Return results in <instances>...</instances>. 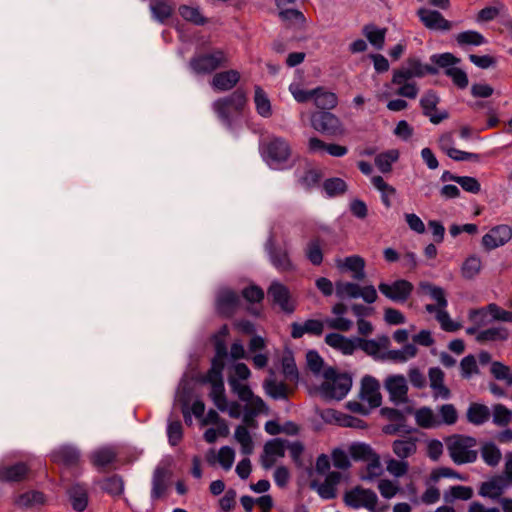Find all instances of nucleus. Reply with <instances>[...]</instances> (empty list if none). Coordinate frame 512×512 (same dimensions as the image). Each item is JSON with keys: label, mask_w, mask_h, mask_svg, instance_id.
Listing matches in <instances>:
<instances>
[{"label": "nucleus", "mask_w": 512, "mask_h": 512, "mask_svg": "<svg viewBox=\"0 0 512 512\" xmlns=\"http://www.w3.org/2000/svg\"><path fill=\"white\" fill-rule=\"evenodd\" d=\"M407 67L411 70L413 75L415 77H423L427 74L435 75L438 73V70L430 65L423 64L418 58L416 57H409L406 61Z\"/></svg>", "instance_id": "55"}, {"label": "nucleus", "mask_w": 512, "mask_h": 512, "mask_svg": "<svg viewBox=\"0 0 512 512\" xmlns=\"http://www.w3.org/2000/svg\"><path fill=\"white\" fill-rule=\"evenodd\" d=\"M228 65V54L222 49L196 53L189 61V67L196 75H209Z\"/></svg>", "instance_id": "4"}, {"label": "nucleus", "mask_w": 512, "mask_h": 512, "mask_svg": "<svg viewBox=\"0 0 512 512\" xmlns=\"http://www.w3.org/2000/svg\"><path fill=\"white\" fill-rule=\"evenodd\" d=\"M268 296L273 303L286 313H292L295 310V303L291 298L290 291L284 284L274 281L267 290Z\"/></svg>", "instance_id": "16"}, {"label": "nucleus", "mask_w": 512, "mask_h": 512, "mask_svg": "<svg viewBox=\"0 0 512 512\" xmlns=\"http://www.w3.org/2000/svg\"><path fill=\"white\" fill-rule=\"evenodd\" d=\"M359 397L362 402L367 403L370 407H379L382 402L379 381L372 376L363 377Z\"/></svg>", "instance_id": "17"}, {"label": "nucleus", "mask_w": 512, "mask_h": 512, "mask_svg": "<svg viewBox=\"0 0 512 512\" xmlns=\"http://www.w3.org/2000/svg\"><path fill=\"white\" fill-rule=\"evenodd\" d=\"M326 322L318 319H308L303 323L293 322L291 324V336L294 339L303 337L305 334L320 336L324 331Z\"/></svg>", "instance_id": "22"}, {"label": "nucleus", "mask_w": 512, "mask_h": 512, "mask_svg": "<svg viewBox=\"0 0 512 512\" xmlns=\"http://www.w3.org/2000/svg\"><path fill=\"white\" fill-rule=\"evenodd\" d=\"M451 460L457 465L474 463L478 458L477 440L474 437L454 434L445 439Z\"/></svg>", "instance_id": "2"}, {"label": "nucleus", "mask_w": 512, "mask_h": 512, "mask_svg": "<svg viewBox=\"0 0 512 512\" xmlns=\"http://www.w3.org/2000/svg\"><path fill=\"white\" fill-rule=\"evenodd\" d=\"M202 383L210 386L209 398L221 412H227L231 418L238 419L242 414L241 405L236 401H229L225 394L223 377L220 375L219 367L214 368L210 373H206Z\"/></svg>", "instance_id": "1"}, {"label": "nucleus", "mask_w": 512, "mask_h": 512, "mask_svg": "<svg viewBox=\"0 0 512 512\" xmlns=\"http://www.w3.org/2000/svg\"><path fill=\"white\" fill-rule=\"evenodd\" d=\"M386 32V28H378L373 24L365 25L363 28V34L365 37L376 49L379 50L384 47Z\"/></svg>", "instance_id": "46"}, {"label": "nucleus", "mask_w": 512, "mask_h": 512, "mask_svg": "<svg viewBox=\"0 0 512 512\" xmlns=\"http://www.w3.org/2000/svg\"><path fill=\"white\" fill-rule=\"evenodd\" d=\"M347 312V306L343 303H336L332 307V313L336 316L335 318H328L325 320L326 325L333 330L347 332L352 326L353 322L350 319L343 317Z\"/></svg>", "instance_id": "28"}, {"label": "nucleus", "mask_w": 512, "mask_h": 512, "mask_svg": "<svg viewBox=\"0 0 512 512\" xmlns=\"http://www.w3.org/2000/svg\"><path fill=\"white\" fill-rule=\"evenodd\" d=\"M234 438L240 444L241 452L244 455H250L253 453V440L248 429L245 426L239 425L236 428Z\"/></svg>", "instance_id": "50"}, {"label": "nucleus", "mask_w": 512, "mask_h": 512, "mask_svg": "<svg viewBox=\"0 0 512 512\" xmlns=\"http://www.w3.org/2000/svg\"><path fill=\"white\" fill-rule=\"evenodd\" d=\"M490 372L495 379L504 381L507 385H512V369L502 362H492Z\"/></svg>", "instance_id": "59"}, {"label": "nucleus", "mask_w": 512, "mask_h": 512, "mask_svg": "<svg viewBox=\"0 0 512 512\" xmlns=\"http://www.w3.org/2000/svg\"><path fill=\"white\" fill-rule=\"evenodd\" d=\"M285 454L284 441L276 438L266 442L264 446V455L262 456L261 462L265 469L271 468L276 458L283 457Z\"/></svg>", "instance_id": "25"}, {"label": "nucleus", "mask_w": 512, "mask_h": 512, "mask_svg": "<svg viewBox=\"0 0 512 512\" xmlns=\"http://www.w3.org/2000/svg\"><path fill=\"white\" fill-rule=\"evenodd\" d=\"M29 471L25 463H17L12 466H0V481L18 482L25 478Z\"/></svg>", "instance_id": "38"}, {"label": "nucleus", "mask_w": 512, "mask_h": 512, "mask_svg": "<svg viewBox=\"0 0 512 512\" xmlns=\"http://www.w3.org/2000/svg\"><path fill=\"white\" fill-rule=\"evenodd\" d=\"M413 415L416 424L421 428L433 429L440 427L438 414L428 406H423L416 409Z\"/></svg>", "instance_id": "31"}, {"label": "nucleus", "mask_w": 512, "mask_h": 512, "mask_svg": "<svg viewBox=\"0 0 512 512\" xmlns=\"http://www.w3.org/2000/svg\"><path fill=\"white\" fill-rule=\"evenodd\" d=\"M419 289L423 293L428 294L431 297V299L435 301V304H431L434 308H447L448 301L446 299V293L443 288L433 285L429 282H421L419 284Z\"/></svg>", "instance_id": "36"}, {"label": "nucleus", "mask_w": 512, "mask_h": 512, "mask_svg": "<svg viewBox=\"0 0 512 512\" xmlns=\"http://www.w3.org/2000/svg\"><path fill=\"white\" fill-rule=\"evenodd\" d=\"M384 388L393 403L404 404L408 401V384L405 376L400 374L387 376L384 381Z\"/></svg>", "instance_id": "13"}, {"label": "nucleus", "mask_w": 512, "mask_h": 512, "mask_svg": "<svg viewBox=\"0 0 512 512\" xmlns=\"http://www.w3.org/2000/svg\"><path fill=\"white\" fill-rule=\"evenodd\" d=\"M357 348H360L365 353L371 356H378L382 350H385L390 345L388 336H379L377 339H363L356 338Z\"/></svg>", "instance_id": "30"}, {"label": "nucleus", "mask_w": 512, "mask_h": 512, "mask_svg": "<svg viewBox=\"0 0 512 512\" xmlns=\"http://www.w3.org/2000/svg\"><path fill=\"white\" fill-rule=\"evenodd\" d=\"M45 496L39 491H30L21 494L15 501V503L24 508H32L44 504Z\"/></svg>", "instance_id": "52"}, {"label": "nucleus", "mask_w": 512, "mask_h": 512, "mask_svg": "<svg viewBox=\"0 0 512 512\" xmlns=\"http://www.w3.org/2000/svg\"><path fill=\"white\" fill-rule=\"evenodd\" d=\"M271 264L280 272H291L295 270V265L290 259L289 253L285 249L275 247L273 236H270L265 244Z\"/></svg>", "instance_id": "15"}, {"label": "nucleus", "mask_w": 512, "mask_h": 512, "mask_svg": "<svg viewBox=\"0 0 512 512\" xmlns=\"http://www.w3.org/2000/svg\"><path fill=\"white\" fill-rule=\"evenodd\" d=\"M445 75L451 78L454 85L460 89H465L468 86L469 80L466 72L458 67L447 68Z\"/></svg>", "instance_id": "64"}, {"label": "nucleus", "mask_w": 512, "mask_h": 512, "mask_svg": "<svg viewBox=\"0 0 512 512\" xmlns=\"http://www.w3.org/2000/svg\"><path fill=\"white\" fill-rule=\"evenodd\" d=\"M336 295L341 299L362 298L366 303H374L377 300V291L374 286H364L352 282H337Z\"/></svg>", "instance_id": "9"}, {"label": "nucleus", "mask_w": 512, "mask_h": 512, "mask_svg": "<svg viewBox=\"0 0 512 512\" xmlns=\"http://www.w3.org/2000/svg\"><path fill=\"white\" fill-rule=\"evenodd\" d=\"M240 77V73L234 69L218 72L212 77L210 85L216 91L226 92L238 84Z\"/></svg>", "instance_id": "20"}, {"label": "nucleus", "mask_w": 512, "mask_h": 512, "mask_svg": "<svg viewBox=\"0 0 512 512\" xmlns=\"http://www.w3.org/2000/svg\"><path fill=\"white\" fill-rule=\"evenodd\" d=\"M325 343L344 355H352L357 349L356 338L350 339L339 333H329L325 336Z\"/></svg>", "instance_id": "26"}, {"label": "nucleus", "mask_w": 512, "mask_h": 512, "mask_svg": "<svg viewBox=\"0 0 512 512\" xmlns=\"http://www.w3.org/2000/svg\"><path fill=\"white\" fill-rule=\"evenodd\" d=\"M72 507L77 512H82L88 504L87 490L80 484L73 485L69 490Z\"/></svg>", "instance_id": "43"}, {"label": "nucleus", "mask_w": 512, "mask_h": 512, "mask_svg": "<svg viewBox=\"0 0 512 512\" xmlns=\"http://www.w3.org/2000/svg\"><path fill=\"white\" fill-rule=\"evenodd\" d=\"M440 102L438 95L429 90L420 99V106L423 114L429 118L433 124H439L449 117V113L446 110H438L437 105Z\"/></svg>", "instance_id": "14"}, {"label": "nucleus", "mask_w": 512, "mask_h": 512, "mask_svg": "<svg viewBox=\"0 0 512 512\" xmlns=\"http://www.w3.org/2000/svg\"><path fill=\"white\" fill-rule=\"evenodd\" d=\"M50 456L53 462L65 467H71L77 464L80 454L76 448L63 445L53 450Z\"/></svg>", "instance_id": "27"}, {"label": "nucleus", "mask_w": 512, "mask_h": 512, "mask_svg": "<svg viewBox=\"0 0 512 512\" xmlns=\"http://www.w3.org/2000/svg\"><path fill=\"white\" fill-rule=\"evenodd\" d=\"M438 412L440 426L453 425L457 422L458 413L453 404L441 405L438 409Z\"/></svg>", "instance_id": "63"}, {"label": "nucleus", "mask_w": 512, "mask_h": 512, "mask_svg": "<svg viewBox=\"0 0 512 512\" xmlns=\"http://www.w3.org/2000/svg\"><path fill=\"white\" fill-rule=\"evenodd\" d=\"M313 100L315 106L323 110L334 109L338 104L337 95L323 87H317L314 89Z\"/></svg>", "instance_id": "37"}, {"label": "nucleus", "mask_w": 512, "mask_h": 512, "mask_svg": "<svg viewBox=\"0 0 512 512\" xmlns=\"http://www.w3.org/2000/svg\"><path fill=\"white\" fill-rule=\"evenodd\" d=\"M399 151L391 149L378 154L375 157V165L382 173H389L392 170V164L399 159Z\"/></svg>", "instance_id": "47"}, {"label": "nucleus", "mask_w": 512, "mask_h": 512, "mask_svg": "<svg viewBox=\"0 0 512 512\" xmlns=\"http://www.w3.org/2000/svg\"><path fill=\"white\" fill-rule=\"evenodd\" d=\"M425 310L430 314H435L436 320L440 323L441 328L447 332H455L461 328L459 323L454 322L447 312V308L436 309L431 304L425 306Z\"/></svg>", "instance_id": "40"}, {"label": "nucleus", "mask_w": 512, "mask_h": 512, "mask_svg": "<svg viewBox=\"0 0 512 512\" xmlns=\"http://www.w3.org/2000/svg\"><path fill=\"white\" fill-rule=\"evenodd\" d=\"M179 14L183 19L195 25H203L206 23V19L203 17L198 7L187 5L180 6Z\"/></svg>", "instance_id": "60"}, {"label": "nucleus", "mask_w": 512, "mask_h": 512, "mask_svg": "<svg viewBox=\"0 0 512 512\" xmlns=\"http://www.w3.org/2000/svg\"><path fill=\"white\" fill-rule=\"evenodd\" d=\"M311 126L316 131L330 136H340L345 132L341 120L331 112L313 113L311 116Z\"/></svg>", "instance_id": "8"}, {"label": "nucleus", "mask_w": 512, "mask_h": 512, "mask_svg": "<svg viewBox=\"0 0 512 512\" xmlns=\"http://www.w3.org/2000/svg\"><path fill=\"white\" fill-rule=\"evenodd\" d=\"M101 488L111 496H120L124 491V481L119 475H112L103 480Z\"/></svg>", "instance_id": "58"}, {"label": "nucleus", "mask_w": 512, "mask_h": 512, "mask_svg": "<svg viewBox=\"0 0 512 512\" xmlns=\"http://www.w3.org/2000/svg\"><path fill=\"white\" fill-rule=\"evenodd\" d=\"M378 289L382 295L396 303H404L411 296L414 286L405 279H398L391 283L381 282Z\"/></svg>", "instance_id": "12"}, {"label": "nucleus", "mask_w": 512, "mask_h": 512, "mask_svg": "<svg viewBox=\"0 0 512 512\" xmlns=\"http://www.w3.org/2000/svg\"><path fill=\"white\" fill-rule=\"evenodd\" d=\"M511 238L512 228L502 224L493 227L482 237V245L486 250L490 251L505 245Z\"/></svg>", "instance_id": "18"}, {"label": "nucleus", "mask_w": 512, "mask_h": 512, "mask_svg": "<svg viewBox=\"0 0 512 512\" xmlns=\"http://www.w3.org/2000/svg\"><path fill=\"white\" fill-rule=\"evenodd\" d=\"M481 456L483 461L489 466H497L501 459L502 453L500 449L491 442L485 443L481 448Z\"/></svg>", "instance_id": "51"}, {"label": "nucleus", "mask_w": 512, "mask_h": 512, "mask_svg": "<svg viewBox=\"0 0 512 512\" xmlns=\"http://www.w3.org/2000/svg\"><path fill=\"white\" fill-rule=\"evenodd\" d=\"M428 375L433 397L435 399H448L450 397V390L444 384L443 371L438 367H433L429 369Z\"/></svg>", "instance_id": "29"}, {"label": "nucleus", "mask_w": 512, "mask_h": 512, "mask_svg": "<svg viewBox=\"0 0 512 512\" xmlns=\"http://www.w3.org/2000/svg\"><path fill=\"white\" fill-rule=\"evenodd\" d=\"M425 310L430 314H435L436 320L440 323L441 328L447 332H455L461 328L459 323L454 322L447 312V308L436 309L431 304L425 306Z\"/></svg>", "instance_id": "39"}, {"label": "nucleus", "mask_w": 512, "mask_h": 512, "mask_svg": "<svg viewBox=\"0 0 512 512\" xmlns=\"http://www.w3.org/2000/svg\"><path fill=\"white\" fill-rule=\"evenodd\" d=\"M466 416L468 422L479 426L483 425L489 420L491 411L486 405L472 403L467 409Z\"/></svg>", "instance_id": "41"}, {"label": "nucleus", "mask_w": 512, "mask_h": 512, "mask_svg": "<svg viewBox=\"0 0 512 512\" xmlns=\"http://www.w3.org/2000/svg\"><path fill=\"white\" fill-rule=\"evenodd\" d=\"M418 438L413 436L403 437L397 439L392 444V449L395 455L400 459H406L414 455L417 451Z\"/></svg>", "instance_id": "34"}, {"label": "nucleus", "mask_w": 512, "mask_h": 512, "mask_svg": "<svg viewBox=\"0 0 512 512\" xmlns=\"http://www.w3.org/2000/svg\"><path fill=\"white\" fill-rule=\"evenodd\" d=\"M323 377L321 393L325 398L341 400L352 387L351 376L347 373H339L334 368L325 369Z\"/></svg>", "instance_id": "5"}, {"label": "nucleus", "mask_w": 512, "mask_h": 512, "mask_svg": "<svg viewBox=\"0 0 512 512\" xmlns=\"http://www.w3.org/2000/svg\"><path fill=\"white\" fill-rule=\"evenodd\" d=\"M420 21L428 29L449 31L452 28V22L448 21L443 15L436 11L426 8H420L417 11Z\"/></svg>", "instance_id": "19"}, {"label": "nucleus", "mask_w": 512, "mask_h": 512, "mask_svg": "<svg viewBox=\"0 0 512 512\" xmlns=\"http://www.w3.org/2000/svg\"><path fill=\"white\" fill-rule=\"evenodd\" d=\"M417 354V347L414 344H406L402 349L389 350L386 357L395 362H406Z\"/></svg>", "instance_id": "54"}, {"label": "nucleus", "mask_w": 512, "mask_h": 512, "mask_svg": "<svg viewBox=\"0 0 512 512\" xmlns=\"http://www.w3.org/2000/svg\"><path fill=\"white\" fill-rule=\"evenodd\" d=\"M507 486L508 483L505 478L495 477L490 481L482 483L479 494L483 497L497 499L502 495Z\"/></svg>", "instance_id": "35"}, {"label": "nucleus", "mask_w": 512, "mask_h": 512, "mask_svg": "<svg viewBox=\"0 0 512 512\" xmlns=\"http://www.w3.org/2000/svg\"><path fill=\"white\" fill-rule=\"evenodd\" d=\"M455 40L460 47L481 46L487 43L486 38L475 30H467L458 33Z\"/></svg>", "instance_id": "44"}, {"label": "nucleus", "mask_w": 512, "mask_h": 512, "mask_svg": "<svg viewBox=\"0 0 512 512\" xmlns=\"http://www.w3.org/2000/svg\"><path fill=\"white\" fill-rule=\"evenodd\" d=\"M291 155V147L288 141L282 137H273L265 148V157L268 164L273 168L287 162Z\"/></svg>", "instance_id": "11"}, {"label": "nucleus", "mask_w": 512, "mask_h": 512, "mask_svg": "<svg viewBox=\"0 0 512 512\" xmlns=\"http://www.w3.org/2000/svg\"><path fill=\"white\" fill-rule=\"evenodd\" d=\"M372 185L381 193V200L386 208L392 206V198L396 195V189L389 185L382 176H373Z\"/></svg>", "instance_id": "42"}, {"label": "nucleus", "mask_w": 512, "mask_h": 512, "mask_svg": "<svg viewBox=\"0 0 512 512\" xmlns=\"http://www.w3.org/2000/svg\"><path fill=\"white\" fill-rule=\"evenodd\" d=\"M344 503L353 509L365 508L367 510L375 509L378 503L377 494L360 486H356L344 494Z\"/></svg>", "instance_id": "10"}, {"label": "nucleus", "mask_w": 512, "mask_h": 512, "mask_svg": "<svg viewBox=\"0 0 512 512\" xmlns=\"http://www.w3.org/2000/svg\"><path fill=\"white\" fill-rule=\"evenodd\" d=\"M490 411L493 423L499 427L507 426L512 420V411L503 404L494 405Z\"/></svg>", "instance_id": "56"}, {"label": "nucleus", "mask_w": 512, "mask_h": 512, "mask_svg": "<svg viewBox=\"0 0 512 512\" xmlns=\"http://www.w3.org/2000/svg\"><path fill=\"white\" fill-rule=\"evenodd\" d=\"M263 388L266 394L273 399H286L287 397V386L282 382L267 379L264 381Z\"/></svg>", "instance_id": "57"}, {"label": "nucleus", "mask_w": 512, "mask_h": 512, "mask_svg": "<svg viewBox=\"0 0 512 512\" xmlns=\"http://www.w3.org/2000/svg\"><path fill=\"white\" fill-rule=\"evenodd\" d=\"M171 471L165 465H158L152 475L151 499L157 500L164 495L168 488Z\"/></svg>", "instance_id": "21"}, {"label": "nucleus", "mask_w": 512, "mask_h": 512, "mask_svg": "<svg viewBox=\"0 0 512 512\" xmlns=\"http://www.w3.org/2000/svg\"><path fill=\"white\" fill-rule=\"evenodd\" d=\"M323 240L319 237L312 238L306 245L304 252L306 258L313 265H320L323 261V252H322Z\"/></svg>", "instance_id": "45"}, {"label": "nucleus", "mask_w": 512, "mask_h": 512, "mask_svg": "<svg viewBox=\"0 0 512 512\" xmlns=\"http://www.w3.org/2000/svg\"><path fill=\"white\" fill-rule=\"evenodd\" d=\"M254 102L259 115L265 118L271 116L272 110L270 100L264 90L259 86L255 87Z\"/></svg>", "instance_id": "53"}, {"label": "nucleus", "mask_w": 512, "mask_h": 512, "mask_svg": "<svg viewBox=\"0 0 512 512\" xmlns=\"http://www.w3.org/2000/svg\"><path fill=\"white\" fill-rule=\"evenodd\" d=\"M342 480V474L340 472H330L323 483L317 486L318 494L324 499H333L336 497L337 486Z\"/></svg>", "instance_id": "33"}, {"label": "nucleus", "mask_w": 512, "mask_h": 512, "mask_svg": "<svg viewBox=\"0 0 512 512\" xmlns=\"http://www.w3.org/2000/svg\"><path fill=\"white\" fill-rule=\"evenodd\" d=\"M246 380H237L228 378L230 390L240 401L250 406L254 414L266 412L268 410L265 402L259 396L254 395L251 388L245 383Z\"/></svg>", "instance_id": "6"}, {"label": "nucleus", "mask_w": 512, "mask_h": 512, "mask_svg": "<svg viewBox=\"0 0 512 512\" xmlns=\"http://www.w3.org/2000/svg\"><path fill=\"white\" fill-rule=\"evenodd\" d=\"M150 10L154 19L163 23L173 12V5L165 0H153L150 4Z\"/></svg>", "instance_id": "48"}, {"label": "nucleus", "mask_w": 512, "mask_h": 512, "mask_svg": "<svg viewBox=\"0 0 512 512\" xmlns=\"http://www.w3.org/2000/svg\"><path fill=\"white\" fill-rule=\"evenodd\" d=\"M482 269V261L479 256L471 255L465 259L461 266V275L465 279H474Z\"/></svg>", "instance_id": "49"}, {"label": "nucleus", "mask_w": 512, "mask_h": 512, "mask_svg": "<svg viewBox=\"0 0 512 512\" xmlns=\"http://www.w3.org/2000/svg\"><path fill=\"white\" fill-rule=\"evenodd\" d=\"M246 104V95L241 90L219 98L212 103V109L219 120L228 128L232 127L233 119L241 113Z\"/></svg>", "instance_id": "3"}, {"label": "nucleus", "mask_w": 512, "mask_h": 512, "mask_svg": "<svg viewBox=\"0 0 512 512\" xmlns=\"http://www.w3.org/2000/svg\"><path fill=\"white\" fill-rule=\"evenodd\" d=\"M336 266L340 270L349 271L355 280L365 278V260L359 255H351L344 259H336Z\"/></svg>", "instance_id": "23"}, {"label": "nucleus", "mask_w": 512, "mask_h": 512, "mask_svg": "<svg viewBox=\"0 0 512 512\" xmlns=\"http://www.w3.org/2000/svg\"><path fill=\"white\" fill-rule=\"evenodd\" d=\"M239 303V297L230 289H221L217 294L216 307L220 314L231 316Z\"/></svg>", "instance_id": "24"}, {"label": "nucleus", "mask_w": 512, "mask_h": 512, "mask_svg": "<svg viewBox=\"0 0 512 512\" xmlns=\"http://www.w3.org/2000/svg\"><path fill=\"white\" fill-rule=\"evenodd\" d=\"M509 337V331L504 326H492L477 333L476 341L480 344L504 342Z\"/></svg>", "instance_id": "32"}, {"label": "nucleus", "mask_w": 512, "mask_h": 512, "mask_svg": "<svg viewBox=\"0 0 512 512\" xmlns=\"http://www.w3.org/2000/svg\"><path fill=\"white\" fill-rule=\"evenodd\" d=\"M323 188L329 197L342 195L347 190V185L340 178H330L324 181Z\"/></svg>", "instance_id": "61"}, {"label": "nucleus", "mask_w": 512, "mask_h": 512, "mask_svg": "<svg viewBox=\"0 0 512 512\" xmlns=\"http://www.w3.org/2000/svg\"><path fill=\"white\" fill-rule=\"evenodd\" d=\"M246 380H237L228 378L230 390L240 401L250 406L254 414L266 412L268 410L265 402L259 396L254 395L251 388L245 383Z\"/></svg>", "instance_id": "7"}, {"label": "nucleus", "mask_w": 512, "mask_h": 512, "mask_svg": "<svg viewBox=\"0 0 512 512\" xmlns=\"http://www.w3.org/2000/svg\"><path fill=\"white\" fill-rule=\"evenodd\" d=\"M349 453L355 460H370L376 454L370 445L365 443H354L349 447Z\"/></svg>", "instance_id": "62"}]
</instances>
